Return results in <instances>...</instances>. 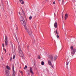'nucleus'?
I'll return each mask as SVG.
<instances>
[{"label":"nucleus","instance_id":"f257e3e1","mask_svg":"<svg viewBox=\"0 0 76 76\" xmlns=\"http://www.w3.org/2000/svg\"><path fill=\"white\" fill-rule=\"evenodd\" d=\"M20 22H21V23L25 27V29L26 32L28 33L29 35H30V36L31 35L32 30H31V29H29V28H28L27 27H26V22H25V21L23 17L22 16L20 17Z\"/></svg>","mask_w":76,"mask_h":76},{"label":"nucleus","instance_id":"f03ea898","mask_svg":"<svg viewBox=\"0 0 76 76\" xmlns=\"http://www.w3.org/2000/svg\"><path fill=\"white\" fill-rule=\"evenodd\" d=\"M57 58V56L56 55H52L50 56L49 57V60L48 61L49 65H50V66H53L51 64V61H55Z\"/></svg>","mask_w":76,"mask_h":76},{"label":"nucleus","instance_id":"7ed1b4c3","mask_svg":"<svg viewBox=\"0 0 76 76\" xmlns=\"http://www.w3.org/2000/svg\"><path fill=\"white\" fill-rule=\"evenodd\" d=\"M70 49L71 50V55L72 56H73L74 54H75V52L76 51V49L74 48L72 46L70 47Z\"/></svg>","mask_w":76,"mask_h":76},{"label":"nucleus","instance_id":"20e7f679","mask_svg":"<svg viewBox=\"0 0 76 76\" xmlns=\"http://www.w3.org/2000/svg\"><path fill=\"white\" fill-rule=\"evenodd\" d=\"M18 49L19 51V55H20V57H24V55L20 49V46H18Z\"/></svg>","mask_w":76,"mask_h":76},{"label":"nucleus","instance_id":"39448f33","mask_svg":"<svg viewBox=\"0 0 76 76\" xmlns=\"http://www.w3.org/2000/svg\"><path fill=\"white\" fill-rule=\"evenodd\" d=\"M5 44L6 45H8V40H7V37L6 36L4 40Z\"/></svg>","mask_w":76,"mask_h":76},{"label":"nucleus","instance_id":"423d86ee","mask_svg":"<svg viewBox=\"0 0 76 76\" xmlns=\"http://www.w3.org/2000/svg\"><path fill=\"white\" fill-rule=\"evenodd\" d=\"M12 70H13V74L12 76H16V72L15 70H14V66H12Z\"/></svg>","mask_w":76,"mask_h":76},{"label":"nucleus","instance_id":"0eeeda50","mask_svg":"<svg viewBox=\"0 0 76 76\" xmlns=\"http://www.w3.org/2000/svg\"><path fill=\"white\" fill-rule=\"evenodd\" d=\"M5 73L6 76H9V73H10L9 72V71L8 70H6V71H5Z\"/></svg>","mask_w":76,"mask_h":76},{"label":"nucleus","instance_id":"6e6552de","mask_svg":"<svg viewBox=\"0 0 76 76\" xmlns=\"http://www.w3.org/2000/svg\"><path fill=\"white\" fill-rule=\"evenodd\" d=\"M30 72L32 74H34V72L32 71V67H30Z\"/></svg>","mask_w":76,"mask_h":76},{"label":"nucleus","instance_id":"1a4fd4ad","mask_svg":"<svg viewBox=\"0 0 76 76\" xmlns=\"http://www.w3.org/2000/svg\"><path fill=\"white\" fill-rule=\"evenodd\" d=\"M68 18V15L67 14H66L65 15V20H66L67 18Z\"/></svg>","mask_w":76,"mask_h":76},{"label":"nucleus","instance_id":"9d476101","mask_svg":"<svg viewBox=\"0 0 76 76\" xmlns=\"http://www.w3.org/2000/svg\"><path fill=\"white\" fill-rule=\"evenodd\" d=\"M54 26L55 28H57V23L55 22L54 23Z\"/></svg>","mask_w":76,"mask_h":76},{"label":"nucleus","instance_id":"9b49d317","mask_svg":"<svg viewBox=\"0 0 76 76\" xmlns=\"http://www.w3.org/2000/svg\"><path fill=\"white\" fill-rule=\"evenodd\" d=\"M6 69H7L8 70H10V67L8 66H6Z\"/></svg>","mask_w":76,"mask_h":76},{"label":"nucleus","instance_id":"f8f14e48","mask_svg":"<svg viewBox=\"0 0 76 76\" xmlns=\"http://www.w3.org/2000/svg\"><path fill=\"white\" fill-rule=\"evenodd\" d=\"M55 32H56L55 34H57V35H58V32H57V29L56 30V31L55 30V31L54 33H55Z\"/></svg>","mask_w":76,"mask_h":76},{"label":"nucleus","instance_id":"ddd939ff","mask_svg":"<svg viewBox=\"0 0 76 76\" xmlns=\"http://www.w3.org/2000/svg\"><path fill=\"white\" fill-rule=\"evenodd\" d=\"M69 62H70V61L66 63V66H68V65H69Z\"/></svg>","mask_w":76,"mask_h":76},{"label":"nucleus","instance_id":"4468645a","mask_svg":"<svg viewBox=\"0 0 76 76\" xmlns=\"http://www.w3.org/2000/svg\"><path fill=\"white\" fill-rule=\"evenodd\" d=\"M26 68H27V66L26 65L25 67L24 68V70L25 69H26Z\"/></svg>","mask_w":76,"mask_h":76},{"label":"nucleus","instance_id":"2eb2a0df","mask_svg":"<svg viewBox=\"0 0 76 76\" xmlns=\"http://www.w3.org/2000/svg\"><path fill=\"white\" fill-rule=\"evenodd\" d=\"M32 19V17L31 16H30L29 17V19H30V20H31V19Z\"/></svg>","mask_w":76,"mask_h":76},{"label":"nucleus","instance_id":"dca6fc26","mask_svg":"<svg viewBox=\"0 0 76 76\" xmlns=\"http://www.w3.org/2000/svg\"><path fill=\"white\" fill-rule=\"evenodd\" d=\"M44 62H43V61H42V62H41V64H42V65H44Z\"/></svg>","mask_w":76,"mask_h":76},{"label":"nucleus","instance_id":"f3484780","mask_svg":"<svg viewBox=\"0 0 76 76\" xmlns=\"http://www.w3.org/2000/svg\"><path fill=\"white\" fill-rule=\"evenodd\" d=\"M12 57H10V61H12Z\"/></svg>","mask_w":76,"mask_h":76},{"label":"nucleus","instance_id":"a211bd4d","mask_svg":"<svg viewBox=\"0 0 76 76\" xmlns=\"http://www.w3.org/2000/svg\"><path fill=\"white\" fill-rule=\"evenodd\" d=\"M38 58H39V59H40V58H41V57L40 56H38Z\"/></svg>","mask_w":76,"mask_h":76},{"label":"nucleus","instance_id":"6ab92c4d","mask_svg":"<svg viewBox=\"0 0 76 76\" xmlns=\"http://www.w3.org/2000/svg\"><path fill=\"white\" fill-rule=\"evenodd\" d=\"M19 72L20 73H21L22 74H23V72H22V71H20Z\"/></svg>","mask_w":76,"mask_h":76},{"label":"nucleus","instance_id":"aec40b11","mask_svg":"<svg viewBox=\"0 0 76 76\" xmlns=\"http://www.w3.org/2000/svg\"><path fill=\"white\" fill-rule=\"evenodd\" d=\"M56 37L57 38H59V36H58V35H57L56 36Z\"/></svg>","mask_w":76,"mask_h":76},{"label":"nucleus","instance_id":"412c9836","mask_svg":"<svg viewBox=\"0 0 76 76\" xmlns=\"http://www.w3.org/2000/svg\"><path fill=\"white\" fill-rule=\"evenodd\" d=\"M15 55H14L13 56V59H15Z\"/></svg>","mask_w":76,"mask_h":76},{"label":"nucleus","instance_id":"4be33fe9","mask_svg":"<svg viewBox=\"0 0 76 76\" xmlns=\"http://www.w3.org/2000/svg\"><path fill=\"white\" fill-rule=\"evenodd\" d=\"M21 4H24V2L23 1H22V3H21Z\"/></svg>","mask_w":76,"mask_h":76},{"label":"nucleus","instance_id":"5701e85b","mask_svg":"<svg viewBox=\"0 0 76 76\" xmlns=\"http://www.w3.org/2000/svg\"><path fill=\"white\" fill-rule=\"evenodd\" d=\"M27 76H29V75H30L29 74V73H28L27 74Z\"/></svg>","mask_w":76,"mask_h":76},{"label":"nucleus","instance_id":"b1692460","mask_svg":"<svg viewBox=\"0 0 76 76\" xmlns=\"http://www.w3.org/2000/svg\"><path fill=\"white\" fill-rule=\"evenodd\" d=\"M4 50L5 51V53H6V50L5 49H4Z\"/></svg>","mask_w":76,"mask_h":76},{"label":"nucleus","instance_id":"393cba45","mask_svg":"<svg viewBox=\"0 0 76 76\" xmlns=\"http://www.w3.org/2000/svg\"><path fill=\"white\" fill-rule=\"evenodd\" d=\"M4 44H2V46H3V47H4Z\"/></svg>","mask_w":76,"mask_h":76},{"label":"nucleus","instance_id":"a878e982","mask_svg":"<svg viewBox=\"0 0 76 76\" xmlns=\"http://www.w3.org/2000/svg\"><path fill=\"white\" fill-rule=\"evenodd\" d=\"M55 1H54L53 2V4H55Z\"/></svg>","mask_w":76,"mask_h":76},{"label":"nucleus","instance_id":"bb28decb","mask_svg":"<svg viewBox=\"0 0 76 76\" xmlns=\"http://www.w3.org/2000/svg\"><path fill=\"white\" fill-rule=\"evenodd\" d=\"M19 15H20V12H19Z\"/></svg>","mask_w":76,"mask_h":76},{"label":"nucleus","instance_id":"cd10ccee","mask_svg":"<svg viewBox=\"0 0 76 76\" xmlns=\"http://www.w3.org/2000/svg\"><path fill=\"white\" fill-rule=\"evenodd\" d=\"M22 1V0H20V1Z\"/></svg>","mask_w":76,"mask_h":76},{"label":"nucleus","instance_id":"c85d7f7f","mask_svg":"<svg viewBox=\"0 0 76 76\" xmlns=\"http://www.w3.org/2000/svg\"><path fill=\"white\" fill-rule=\"evenodd\" d=\"M46 0V1H48V0Z\"/></svg>","mask_w":76,"mask_h":76},{"label":"nucleus","instance_id":"c756f323","mask_svg":"<svg viewBox=\"0 0 76 76\" xmlns=\"http://www.w3.org/2000/svg\"><path fill=\"white\" fill-rule=\"evenodd\" d=\"M68 60H67V61H68Z\"/></svg>","mask_w":76,"mask_h":76},{"label":"nucleus","instance_id":"7c9ffc66","mask_svg":"<svg viewBox=\"0 0 76 76\" xmlns=\"http://www.w3.org/2000/svg\"><path fill=\"white\" fill-rule=\"evenodd\" d=\"M59 1H60V0H58Z\"/></svg>","mask_w":76,"mask_h":76},{"label":"nucleus","instance_id":"2f4dec72","mask_svg":"<svg viewBox=\"0 0 76 76\" xmlns=\"http://www.w3.org/2000/svg\"><path fill=\"white\" fill-rule=\"evenodd\" d=\"M2 60H3V58H2Z\"/></svg>","mask_w":76,"mask_h":76}]
</instances>
